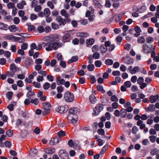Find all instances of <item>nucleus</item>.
Returning <instances> with one entry per match:
<instances>
[{
  "instance_id": "f257e3e1",
  "label": "nucleus",
  "mask_w": 159,
  "mask_h": 159,
  "mask_svg": "<svg viewBox=\"0 0 159 159\" xmlns=\"http://www.w3.org/2000/svg\"><path fill=\"white\" fill-rule=\"evenodd\" d=\"M43 47H45L46 51L49 52L52 51L53 49L56 50L61 46L58 43H52L48 42L47 43L43 42Z\"/></svg>"
},
{
  "instance_id": "f03ea898",
  "label": "nucleus",
  "mask_w": 159,
  "mask_h": 159,
  "mask_svg": "<svg viewBox=\"0 0 159 159\" xmlns=\"http://www.w3.org/2000/svg\"><path fill=\"white\" fill-rule=\"evenodd\" d=\"M42 104L43 109L42 114L43 115L45 116L50 112L51 105L50 103L46 102L43 103Z\"/></svg>"
},
{
  "instance_id": "7ed1b4c3",
  "label": "nucleus",
  "mask_w": 159,
  "mask_h": 159,
  "mask_svg": "<svg viewBox=\"0 0 159 159\" xmlns=\"http://www.w3.org/2000/svg\"><path fill=\"white\" fill-rule=\"evenodd\" d=\"M10 71H7V73L11 77L14 75L15 72L19 71V68H17L14 63L11 64L10 65Z\"/></svg>"
},
{
  "instance_id": "20e7f679",
  "label": "nucleus",
  "mask_w": 159,
  "mask_h": 159,
  "mask_svg": "<svg viewBox=\"0 0 159 159\" xmlns=\"http://www.w3.org/2000/svg\"><path fill=\"white\" fill-rule=\"evenodd\" d=\"M64 98L65 101L68 102H71L74 99L73 94L69 92H67L65 93Z\"/></svg>"
},
{
  "instance_id": "39448f33",
  "label": "nucleus",
  "mask_w": 159,
  "mask_h": 159,
  "mask_svg": "<svg viewBox=\"0 0 159 159\" xmlns=\"http://www.w3.org/2000/svg\"><path fill=\"white\" fill-rule=\"evenodd\" d=\"M67 119L69 122L73 124H75L78 120V116L76 115L68 114Z\"/></svg>"
},
{
  "instance_id": "423d86ee",
  "label": "nucleus",
  "mask_w": 159,
  "mask_h": 159,
  "mask_svg": "<svg viewBox=\"0 0 159 159\" xmlns=\"http://www.w3.org/2000/svg\"><path fill=\"white\" fill-rule=\"evenodd\" d=\"M68 110V107L67 105L60 106H57L56 108V111L61 113H65Z\"/></svg>"
},
{
  "instance_id": "0eeeda50",
  "label": "nucleus",
  "mask_w": 159,
  "mask_h": 159,
  "mask_svg": "<svg viewBox=\"0 0 159 159\" xmlns=\"http://www.w3.org/2000/svg\"><path fill=\"white\" fill-rule=\"evenodd\" d=\"M58 154L61 159H69L68 154L65 150H60L58 152Z\"/></svg>"
},
{
  "instance_id": "6e6552de",
  "label": "nucleus",
  "mask_w": 159,
  "mask_h": 159,
  "mask_svg": "<svg viewBox=\"0 0 159 159\" xmlns=\"http://www.w3.org/2000/svg\"><path fill=\"white\" fill-rule=\"evenodd\" d=\"M137 82L140 85V89H143L146 87V84L144 83V79L143 77H139L137 79Z\"/></svg>"
},
{
  "instance_id": "1a4fd4ad",
  "label": "nucleus",
  "mask_w": 159,
  "mask_h": 159,
  "mask_svg": "<svg viewBox=\"0 0 159 159\" xmlns=\"http://www.w3.org/2000/svg\"><path fill=\"white\" fill-rule=\"evenodd\" d=\"M103 109V106L102 104H100L97 105L93 109L94 113L95 115H98Z\"/></svg>"
},
{
  "instance_id": "9d476101",
  "label": "nucleus",
  "mask_w": 159,
  "mask_h": 159,
  "mask_svg": "<svg viewBox=\"0 0 159 159\" xmlns=\"http://www.w3.org/2000/svg\"><path fill=\"white\" fill-rule=\"evenodd\" d=\"M61 141L60 138L55 137L52 138L49 142V144L51 146L55 145Z\"/></svg>"
},
{
  "instance_id": "9b49d317",
  "label": "nucleus",
  "mask_w": 159,
  "mask_h": 159,
  "mask_svg": "<svg viewBox=\"0 0 159 159\" xmlns=\"http://www.w3.org/2000/svg\"><path fill=\"white\" fill-rule=\"evenodd\" d=\"M80 112V110L76 107H73L69 110V114L76 115Z\"/></svg>"
},
{
  "instance_id": "f8f14e48",
  "label": "nucleus",
  "mask_w": 159,
  "mask_h": 159,
  "mask_svg": "<svg viewBox=\"0 0 159 159\" xmlns=\"http://www.w3.org/2000/svg\"><path fill=\"white\" fill-rule=\"evenodd\" d=\"M44 152L47 154H52L55 152V149L54 148L49 147L44 149Z\"/></svg>"
},
{
  "instance_id": "ddd939ff",
  "label": "nucleus",
  "mask_w": 159,
  "mask_h": 159,
  "mask_svg": "<svg viewBox=\"0 0 159 159\" xmlns=\"http://www.w3.org/2000/svg\"><path fill=\"white\" fill-rule=\"evenodd\" d=\"M149 100L151 103L159 101V96L158 94L151 96L149 97Z\"/></svg>"
},
{
  "instance_id": "4468645a",
  "label": "nucleus",
  "mask_w": 159,
  "mask_h": 159,
  "mask_svg": "<svg viewBox=\"0 0 159 159\" xmlns=\"http://www.w3.org/2000/svg\"><path fill=\"white\" fill-rule=\"evenodd\" d=\"M143 50V53H148L151 52V49L147 44H144L142 46Z\"/></svg>"
},
{
  "instance_id": "2eb2a0df",
  "label": "nucleus",
  "mask_w": 159,
  "mask_h": 159,
  "mask_svg": "<svg viewBox=\"0 0 159 159\" xmlns=\"http://www.w3.org/2000/svg\"><path fill=\"white\" fill-rule=\"evenodd\" d=\"M57 20L60 25H64L66 24V20L63 19L61 16H58L56 18Z\"/></svg>"
},
{
  "instance_id": "dca6fc26",
  "label": "nucleus",
  "mask_w": 159,
  "mask_h": 159,
  "mask_svg": "<svg viewBox=\"0 0 159 159\" xmlns=\"http://www.w3.org/2000/svg\"><path fill=\"white\" fill-rule=\"evenodd\" d=\"M59 39L58 36L57 34H53L50 35V38L49 42L52 43H56L55 42L58 41Z\"/></svg>"
},
{
  "instance_id": "f3484780",
  "label": "nucleus",
  "mask_w": 159,
  "mask_h": 159,
  "mask_svg": "<svg viewBox=\"0 0 159 159\" xmlns=\"http://www.w3.org/2000/svg\"><path fill=\"white\" fill-rule=\"evenodd\" d=\"M56 82L58 85H63L65 82V80L63 79H61L60 76L57 77L56 78Z\"/></svg>"
},
{
  "instance_id": "a211bd4d",
  "label": "nucleus",
  "mask_w": 159,
  "mask_h": 159,
  "mask_svg": "<svg viewBox=\"0 0 159 159\" xmlns=\"http://www.w3.org/2000/svg\"><path fill=\"white\" fill-rule=\"evenodd\" d=\"M134 30L136 32V33L134 34V36L138 37L140 35V33L141 31V30L139 26H136L134 28Z\"/></svg>"
},
{
  "instance_id": "6ab92c4d",
  "label": "nucleus",
  "mask_w": 159,
  "mask_h": 159,
  "mask_svg": "<svg viewBox=\"0 0 159 159\" xmlns=\"http://www.w3.org/2000/svg\"><path fill=\"white\" fill-rule=\"evenodd\" d=\"M123 59L125 60L124 61V62L127 64H132L133 63L134 61L132 59L124 57Z\"/></svg>"
},
{
  "instance_id": "aec40b11",
  "label": "nucleus",
  "mask_w": 159,
  "mask_h": 159,
  "mask_svg": "<svg viewBox=\"0 0 159 159\" xmlns=\"http://www.w3.org/2000/svg\"><path fill=\"white\" fill-rule=\"evenodd\" d=\"M145 109L147 111H152L155 110V108L154 105L150 104L149 107L146 108Z\"/></svg>"
},
{
  "instance_id": "412c9836",
  "label": "nucleus",
  "mask_w": 159,
  "mask_h": 159,
  "mask_svg": "<svg viewBox=\"0 0 159 159\" xmlns=\"http://www.w3.org/2000/svg\"><path fill=\"white\" fill-rule=\"evenodd\" d=\"M93 2L96 7L99 8L100 9L102 8V6L98 2V0H93Z\"/></svg>"
},
{
  "instance_id": "4be33fe9",
  "label": "nucleus",
  "mask_w": 159,
  "mask_h": 159,
  "mask_svg": "<svg viewBox=\"0 0 159 159\" xmlns=\"http://www.w3.org/2000/svg\"><path fill=\"white\" fill-rule=\"evenodd\" d=\"M139 71V67L138 66H135L132 69L130 70L131 73L134 74Z\"/></svg>"
},
{
  "instance_id": "5701e85b",
  "label": "nucleus",
  "mask_w": 159,
  "mask_h": 159,
  "mask_svg": "<svg viewBox=\"0 0 159 159\" xmlns=\"http://www.w3.org/2000/svg\"><path fill=\"white\" fill-rule=\"evenodd\" d=\"M120 114L122 118H124L126 116L127 111L125 109L122 108L120 110Z\"/></svg>"
},
{
  "instance_id": "b1692460",
  "label": "nucleus",
  "mask_w": 159,
  "mask_h": 159,
  "mask_svg": "<svg viewBox=\"0 0 159 159\" xmlns=\"http://www.w3.org/2000/svg\"><path fill=\"white\" fill-rule=\"evenodd\" d=\"M21 116L24 118L28 117H29V114L27 111L24 110L21 111Z\"/></svg>"
},
{
  "instance_id": "393cba45",
  "label": "nucleus",
  "mask_w": 159,
  "mask_h": 159,
  "mask_svg": "<svg viewBox=\"0 0 159 159\" xmlns=\"http://www.w3.org/2000/svg\"><path fill=\"white\" fill-rule=\"evenodd\" d=\"M159 152V150L157 148L151 150L150 154L152 156H154L156 154H157Z\"/></svg>"
},
{
  "instance_id": "a878e982",
  "label": "nucleus",
  "mask_w": 159,
  "mask_h": 159,
  "mask_svg": "<svg viewBox=\"0 0 159 159\" xmlns=\"http://www.w3.org/2000/svg\"><path fill=\"white\" fill-rule=\"evenodd\" d=\"M78 60V57L76 56L73 57L70 59L68 60V62L70 64L73 62H75Z\"/></svg>"
},
{
  "instance_id": "bb28decb",
  "label": "nucleus",
  "mask_w": 159,
  "mask_h": 159,
  "mask_svg": "<svg viewBox=\"0 0 159 159\" xmlns=\"http://www.w3.org/2000/svg\"><path fill=\"white\" fill-rule=\"evenodd\" d=\"M94 42V39H93L90 38L87 39L86 42L87 45H92L93 44Z\"/></svg>"
},
{
  "instance_id": "cd10ccee",
  "label": "nucleus",
  "mask_w": 159,
  "mask_h": 159,
  "mask_svg": "<svg viewBox=\"0 0 159 159\" xmlns=\"http://www.w3.org/2000/svg\"><path fill=\"white\" fill-rule=\"evenodd\" d=\"M61 14L62 16H64L66 18H68L69 16V13H67L66 11L64 9H62L61 10Z\"/></svg>"
},
{
  "instance_id": "c85d7f7f",
  "label": "nucleus",
  "mask_w": 159,
  "mask_h": 159,
  "mask_svg": "<svg viewBox=\"0 0 159 159\" xmlns=\"http://www.w3.org/2000/svg\"><path fill=\"white\" fill-rule=\"evenodd\" d=\"M9 29L11 32H15L17 30V28L15 25L10 26L9 27Z\"/></svg>"
},
{
  "instance_id": "c756f323",
  "label": "nucleus",
  "mask_w": 159,
  "mask_h": 159,
  "mask_svg": "<svg viewBox=\"0 0 159 159\" xmlns=\"http://www.w3.org/2000/svg\"><path fill=\"white\" fill-rule=\"evenodd\" d=\"M8 28V26L4 24L2 22L0 23V29L4 30H7Z\"/></svg>"
},
{
  "instance_id": "7c9ffc66",
  "label": "nucleus",
  "mask_w": 159,
  "mask_h": 159,
  "mask_svg": "<svg viewBox=\"0 0 159 159\" xmlns=\"http://www.w3.org/2000/svg\"><path fill=\"white\" fill-rule=\"evenodd\" d=\"M96 87L97 90L101 92L102 93H104L105 92V91L103 89V87L102 85H98Z\"/></svg>"
},
{
  "instance_id": "2f4dec72",
  "label": "nucleus",
  "mask_w": 159,
  "mask_h": 159,
  "mask_svg": "<svg viewBox=\"0 0 159 159\" xmlns=\"http://www.w3.org/2000/svg\"><path fill=\"white\" fill-rule=\"evenodd\" d=\"M89 98L90 102L91 103L94 104L95 102L96 99L93 95H91L89 97Z\"/></svg>"
},
{
  "instance_id": "473e14b6",
  "label": "nucleus",
  "mask_w": 159,
  "mask_h": 159,
  "mask_svg": "<svg viewBox=\"0 0 159 159\" xmlns=\"http://www.w3.org/2000/svg\"><path fill=\"white\" fill-rule=\"evenodd\" d=\"M44 14L45 16H48L50 14V11L48 8H45L43 10Z\"/></svg>"
},
{
  "instance_id": "72a5a7b5",
  "label": "nucleus",
  "mask_w": 159,
  "mask_h": 159,
  "mask_svg": "<svg viewBox=\"0 0 159 159\" xmlns=\"http://www.w3.org/2000/svg\"><path fill=\"white\" fill-rule=\"evenodd\" d=\"M146 9L147 8L145 6H143L141 7V8L137 9L136 11L139 13H142L145 11Z\"/></svg>"
},
{
  "instance_id": "f704fd0d",
  "label": "nucleus",
  "mask_w": 159,
  "mask_h": 159,
  "mask_svg": "<svg viewBox=\"0 0 159 159\" xmlns=\"http://www.w3.org/2000/svg\"><path fill=\"white\" fill-rule=\"evenodd\" d=\"M102 53H105L107 50V48L105 45H101L100 47Z\"/></svg>"
},
{
  "instance_id": "c9c22d12",
  "label": "nucleus",
  "mask_w": 159,
  "mask_h": 159,
  "mask_svg": "<svg viewBox=\"0 0 159 159\" xmlns=\"http://www.w3.org/2000/svg\"><path fill=\"white\" fill-rule=\"evenodd\" d=\"M123 16V14L121 13H120L117 15L115 19V21L118 22L121 19L122 17Z\"/></svg>"
},
{
  "instance_id": "e433bc0d",
  "label": "nucleus",
  "mask_w": 159,
  "mask_h": 159,
  "mask_svg": "<svg viewBox=\"0 0 159 159\" xmlns=\"http://www.w3.org/2000/svg\"><path fill=\"white\" fill-rule=\"evenodd\" d=\"M35 95L34 92L32 91H30L27 94V97L28 98L31 99V97Z\"/></svg>"
},
{
  "instance_id": "4c0bfd02",
  "label": "nucleus",
  "mask_w": 159,
  "mask_h": 159,
  "mask_svg": "<svg viewBox=\"0 0 159 159\" xmlns=\"http://www.w3.org/2000/svg\"><path fill=\"white\" fill-rule=\"evenodd\" d=\"M7 6L8 9H13V8H15V5L12 2H9L8 3L7 5Z\"/></svg>"
},
{
  "instance_id": "58836bf2",
  "label": "nucleus",
  "mask_w": 159,
  "mask_h": 159,
  "mask_svg": "<svg viewBox=\"0 0 159 159\" xmlns=\"http://www.w3.org/2000/svg\"><path fill=\"white\" fill-rule=\"evenodd\" d=\"M30 102L34 105H37L39 102V100L37 98L34 99H32L30 100Z\"/></svg>"
},
{
  "instance_id": "ea45409f",
  "label": "nucleus",
  "mask_w": 159,
  "mask_h": 159,
  "mask_svg": "<svg viewBox=\"0 0 159 159\" xmlns=\"http://www.w3.org/2000/svg\"><path fill=\"white\" fill-rule=\"evenodd\" d=\"M137 41L139 43H143L145 42L144 38L143 37H139Z\"/></svg>"
},
{
  "instance_id": "a19ab883",
  "label": "nucleus",
  "mask_w": 159,
  "mask_h": 159,
  "mask_svg": "<svg viewBox=\"0 0 159 159\" xmlns=\"http://www.w3.org/2000/svg\"><path fill=\"white\" fill-rule=\"evenodd\" d=\"M139 130V129L136 126H134L132 128V132L133 134H135Z\"/></svg>"
},
{
  "instance_id": "79ce46f5",
  "label": "nucleus",
  "mask_w": 159,
  "mask_h": 159,
  "mask_svg": "<svg viewBox=\"0 0 159 159\" xmlns=\"http://www.w3.org/2000/svg\"><path fill=\"white\" fill-rule=\"evenodd\" d=\"M6 134L8 137H11L13 135V132L12 130H8L6 131Z\"/></svg>"
},
{
  "instance_id": "37998d69",
  "label": "nucleus",
  "mask_w": 159,
  "mask_h": 159,
  "mask_svg": "<svg viewBox=\"0 0 159 159\" xmlns=\"http://www.w3.org/2000/svg\"><path fill=\"white\" fill-rule=\"evenodd\" d=\"M51 25L52 29L54 30H57L59 28V25L53 22L51 23Z\"/></svg>"
},
{
  "instance_id": "c03bdc74",
  "label": "nucleus",
  "mask_w": 159,
  "mask_h": 159,
  "mask_svg": "<svg viewBox=\"0 0 159 159\" xmlns=\"http://www.w3.org/2000/svg\"><path fill=\"white\" fill-rule=\"evenodd\" d=\"M105 64L107 65H112L113 63V61L111 59H108L105 61Z\"/></svg>"
},
{
  "instance_id": "a18cd8bd",
  "label": "nucleus",
  "mask_w": 159,
  "mask_h": 159,
  "mask_svg": "<svg viewBox=\"0 0 159 159\" xmlns=\"http://www.w3.org/2000/svg\"><path fill=\"white\" fill-rule=\"evenodd\" d=\"M146 42L148 43H151L154 41L153 39L151 37H148L146 39Z\"/></svg>"
},
{
  "instance_id": "49530a36",
  "label": "nucleus",
  "mask_w": 159,
  "mask_h": 159,
  "mask_svg": "<svg viewBox=\"0 0 159 159\" xmlns=\"http://www.w3.org/2000/svg\"><path fill=\"white\" fill-rule=\"evenodd\" d=\"M124 85L126 88H130L131 85V83L130 81H127L125 82L124 83Z\"/></svg>"
},
{
  "instance_id": "de8ad7c7",
  "label": "nucleus",
  "mask_w": 159,
  "mask_h": 159,
  "mask_svg": "<svg viewBox=\"0 0 159 159\" xmlns=\"http://www.w3.org/2000/svg\"><path fill=\"white\" fill-rule=\"evenodd\" d=\"M107 148V145L104 146L102 148L101 152H100V154L102 155L104 154L106 151Z\"/></svg>"
},
{
  "instance_id": "09e8293b",
  "label": "nucleus",
  "mask_w": 159,
  "mask_h": 159,
  "mask_svg": "<svg viewBox=\"0 0 159 159\" xmlns=\"http://www.w3.org/2000/svg\"><path fill=\"white\" fill-rule=\"evenodd\" d=\"M13 94V93L12 92H9L7 93L6 96L8 99L11 100V99Z\"/></svg>"
},
{
  "instance_id": "8fccbe9b",
  "label": "nucleus",
  "mask_w": 159,
  "mask_h": 159,
  "mask_svg": "<svg viewBox=\"0 0 159 159\" xmlns=\"http://www.w3.org/2000/svg\"><path fill=\"white\" fill-rule=\"evenodd\" d=\"M70 37V34H66L63 36L62 38L63 40L65 41V40H66L69 39Z\"/></svg>"
},
{
  "instance_id": "3c124183",
  "label": "nucleus",
  "mask_w": 159,
  "mask_h": 159,
  "mask_svg": "<svg viewBox=\"0 0 159 159\" xmlns=\"http://www.w3.org/2000/svg\"><path fill=\"white\" fill-rule=\"evenodd\" d=\"M155 16L159 19V5L157 7L155 15Z\"/></svg>"
},
{
  "instance_id": "603ef678",
  "label": "nucleus",
  "mask_w": 159,
  "mask_h": 159,
  "mask_svg": "<svg viewBox=\"0 0 159 159\" xmlns=\"http://www.w3.org/2000/svg\"><path fill=\"white\" fill-rule=\"evenodd\" d=\"M57 134L59 137H62L65 136L66 134L65 131L61 130L57 133Z\"/></svg>"
},
{
  "instance_id": "864d4df0",
  "label": "nucleus",
  "mask_w": 159,
  "mask_h": 159,
  "mask_svg": "<svg viewBox=\"0 0 159 159\" xmlns=\"http://www.w3.org/2000/svg\"><path fill=\"white\" fill-rule=\"evenodd\" d=\"M94 64L96 67H100L102 64V63L100 61L97 60L95 62Z\"/></svg>"
},
{
  "instance_id": "5fc2aeb1",
  "label": "nucleus",
  "mask_w": 159,
  "mask_h": 159,
  "mask_svg": "<svg viewBox=\"0 0 159 159\" xmlns=\"http://www.w3.org/2000/svg\"><path fill=\"white\" fill-rule=\"evenodd\" d=\"M111 100L112 102H117L118 101V99L115 95H113L111 97Z\"/></svg>"
},
{
  "instance_id": "6e6d98bb",
  "label": "nucleus",
  "mask_w": 159,
  "mask_h": 159,
  "mask_svg": "<svg viewBox=\"0 0 159 159\" xmlns=\"http://www.w3.org/2000/svg\"><path fill=\"white\" fill-rule=\"evenodd\" d=\"M42 9V7L40 5H37L35 7L34 11L36 12L40 11Z\"/></svg>"
},
{
  "instance_id": "4d7b16f0",
  "label": "nucleus",
  "mask_w": 159,
  "mask_h": 159,
  "mask_svg": "<svg viewBox=\"0 0 159 159\" xmlns=\"http://www.w3.org/2000/svg\"><path fill=\"white\" fill-rule=\"evenodd\" d=\"M11 50L13 52H15L16 51V47L15 45H12L11 46Z\"/></svg>"
},
{
  "instance_id": "13d9d810",
  "label": "nucleus",
  "mask_w": 159,
  "mask_h": 159,
  "mask_svg": "<svg viewBox=\"0 0 159 159\" xmlns=\"http://www.w3.org/2000/svg\"><path fill=\"white\" fill-rule=\"evenodd\" d=\"M38 3V1L36 0H33L31 2V6L32 8L34 7L37 5Z\"/></svg>"
},
{
  "instance_id": "bf43d9fd",
  "label": "nucleus",
  "mask_w": 159,
  "mask_h": 159,
  "mask_svg": "<svg viewBox=\"0 0 159 159\" xmlns=\"http://www.w3.org/2000/svg\"><path fill=\"white\" fill-rule=\"evenodd\" d=\"M27 30L28 31H32L35 30V27L33 25H28Z\"/></svg>"
},
{
  "instance_id": "052dcab7",
  "label": "nucleus",
  "mask_w": 159,
  "mask_h": 159,
  "mask_svg": "<svg viewBox=\"0 0 159 159\" xmlns=\"http://www.w3.org/2000/svg\"><path fill=\"white\" fill-rule=\"evenodd\" d=\"M35 69L38 72L42 70V66L40 65H36L35 66Z\"/></svg>"
},
{
  "instance_id": "680f3d73",
  "label": "nucleus",
  "mask_w": 159,
  "mask_h": 159,
  "mask_svg": "<svg viewBox=\"0 0 159 159\" xmlns=\"http://www.w3.org/2000/svg\"><path fill=\"white\" fill-rule=\"evenodd\" d=\"M13 21L15 24H18L20 22L19 18L18 17H15L14 18Z\"/></svg>"
},
{
  "instance_id": "e2e57ef3",
  "label": "nucleus",
  "mask_w": 159,
  "mask_h": 159,
  "mask_svg": "<svg viewBox=\"0 0 159 159\" xmlns=\"http://www.w3.org/2000/svg\"><path fill=\"white\" fill-rule=\"evenodd\" d=\"M94 66L93 64L89 65L87 66V69L89 71H92L93 70Z\"/></svg>"
},
{
  "instance_id": "0e129e2a",
  "label": "nucleus",
  "mask_w": 159,
  "mask_h": 159,
  "mask_svg": "<svg viewBox=\"0 0 159 159\" xmlns=\"http://www.w3.org/2000/svg\"><path fill=\"white\" fill-rule=\"evenodd\" d=\"M105 5L106 7L110 8L111 5L110 1L109 0H106Z\"/></svg>"
},
{
  "instance_id": "69168bd1",
  "label": "nucleus",
  "mask_w": 159,
  "mask_h": 159,
  "mask_svg": "<svg viewBox=\"0 0 159 159\" xmlns=\"http://www.w3.org/2000/svg\"><path fill=\"white\" fill-rule=\"evenodd\" d=\"M116 41L118 42L117 43L118 45H120V43L121 42L122 40V38L120 36H118L117 37L116 39Z\"/></svg>"
},
{
  "instance_id": "338daca9",
  "label": "nucleus",
  "mask_w": 159,
  "mask_h": 159,
  "mask_svg": "<svg viewBox=\"0 0 159 159\" xmlns=\"http://www.w3.org/2000/svg\"><path fill=\"white\" fill-rule=\"evenodd\" d=\"M98 132L99 134L101 135H104L105 134V131L103 129H100L98 130Z\"/></svg>"
},
{
  "instance_id": "774afa93",
  "label": "nucleus",
  "mask_w": 159,
  "mask_h": 159,
  "mask_svg": "<svg viewBox=\"0 0 159 159\" xmlns=\"http://www.w3.org/2000/svg\"><path fill=\"white\" fill-rule=\"evenodd\" d=\"M93 55L94 58L95 59H98L100 57V55L98 52H95L93 54Z\"/></svg>"
}]
</instances>
